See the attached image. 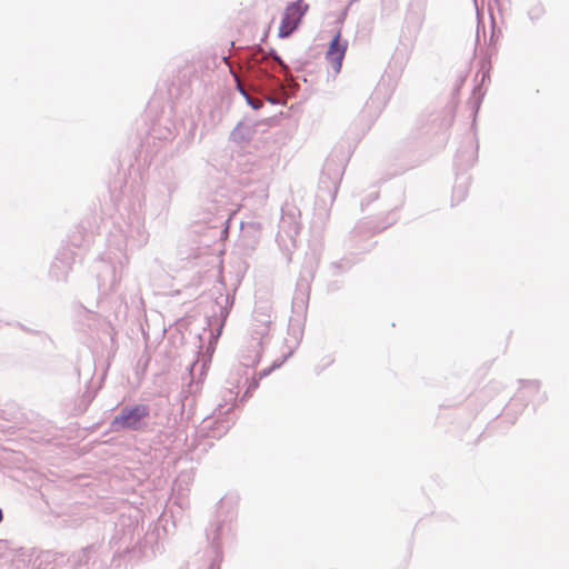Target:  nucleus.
<instances>
[{
	"instance_id": "f257e3e1",
	"label": "nucleus",
	"mask_w": 569,
	"mask_h": 569,
	"mask_svg": "<svg viewBox=\"0 0 569 569\" xmlns=\"http://www.w3.org/2000/svg\"><path fill=\"white\" fill-rule=\"evenodd\" d=\"M150 415V409L147 405H136L123 407L119 415L111 421L113 431L120 430H141L144 426V419Z\"/></svg>"
},
{
	"instance_id": "f03ea898",
	"label": "nucleus",
	"mask_w": 569,
	"mask_h": 569,
	"mask_svg": "<svg viewBox=\"0 0 569 569\" xmlns=\"http://www.w3.org/2000/svg\"><path fill=\"white\" fill-rule=\"evenodd\" d=\"M308 11L309 4L305 0L289 2L281 14L278 29L279 38L290 37L298 29Z\"/></svg>"
},
{
	"instance_id": "7ed1b4c3",
	"label": "nucleus",
	"mask_w": 569,
	"mask_h": 569,
	"mask_svg": "<svg viewBox=\"0 0 569 569\" xmlns=\"http://www.w3.org/2000/svg\"><path fill=\"white\" fill-rule=\"evenodd\" d=\"M347 49L348 41L342 40L341 31L338 30L326 51V60L332 67L335 73L340 72Z\"/></svg>"
}]
</instances>
